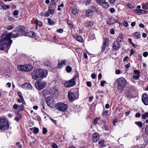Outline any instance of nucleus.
Segmentation results:
<instances>
[{
    "label": "nucleus",
    "mask_w": 148,
    "mask_h": 148,
    "mask_svg": "<svg viewBox=\"0 0 148 148\" xmlns=\"http://www.w3.org/2000/svg\"><path fill=\"white\" fill-rule=\"evenodd\" d=\"M96 1L99 5L102 6L105 1V0H95Z\"/></svg>",
    "instance_id": "obj_27"
},
{
    "label": "nucleus",
    "mask_w": 148,
    "mask_h": 148,
    "mask_svg": "<svg viewBox=\"0 0 148 148\" xmlns=\"http://www.w3.org/2000/svg\"><path fill=\"white\" fill-rule=\"evenodd\" d=\"M39 14L40 16H42L45 17V13L43 12H41L40 14Z\"/></svg>",
    "instance_id": "obj_61"
},
{
    "label": "nucleus",
    "mask_w": 148,
    "mask_h": 148,
    "mask_svg": "<svg viewBox=\"0 0 148 148\" xmlns=\"http://www.w3.org/2000/svg\"><path fill=\"white\" fill-rule=\"evenodd\" d=\"M124 37L122 34H120L118 36L117 40L118 42H121L122 40Z\"/></svg>",
    "instance_id": "obj_25"
},
{
    "label": "nucleus",
    "mask_w": 148,
    "mask_h": 148,
    "mask_svg": "<svg viewBox=\"0 0 148 148\" xmlns=\"http://www.w3.org/2000/svg\"><path fill=\"white\" fill-rule=\"evenodd\" d=\"M21 87L25 89L28 90H32V89L33 87L30 84L27 83H25L21 86Z\"/></svg>",
    "instance_id": "obj_14"
},
{
    "label": "nucleus",
    "mask_w": 148,
    "mask_h": 148,
    "mask_svg": "<svg viewBox=\"0 0 148 148\" xmlns=\"http://www.w3.org/2000/svg\"><path fill=\"white\" fill-rule=\"evenodd\" d=\"M35 36V33L33 31L27 32V34H26V36H28L32 38H34Z\"/></svg>",
    "instance_id": "obj_20"
},
{
    "label": "nucleus",
    "mask_w": 148,
    "mask_h": 148,
    "mask_svg": "<svg viewBox=\"0 0 148 148\" xmlns=\"http://www.w3.org/2000/svg\"><path fill=\"white\" fill-rule=\"evenodd\" d=\"M115 73L117 74H120L121 73L119 69L116 70Z\"/></svg>",
    "instance_id": "obj_64"
},
{
    "label": "nucleus",
    "mask_w": 148,
    "mask_h": 148,
    "mask_svg": "<svg viewBox=\"0 0 148 148\" xmlns=\"http://www.w3.org/2000/svg\"><path fill=\"white\" fill-rule=\"evenodd\" d=\"M102 6L105 8H107L109 6V4L108 2L105 1Z\"/></svg>",
    "instance_id": "obj_31"
},
{
    "label": "nucleus",
    "mask_w": 148,
    "mask_h": 148,
    "mask_svg": "<svg viewBox=\"0 0 148 148\" xmlns=\"http://www.w3.org/2000/svg\"><path fill=\"white\" fill-rule=\"evenodd\" d=\"M91 76L92 79H95L96 78V75L95 73H93L92 74Z\"/></svg>",
    "instance_id": "obj_58"
},
{
    "label": "nucleus",
    "mask_w": 148,
    "mask_h": 148,
    "mask_svg": "<svg viewBox=\"0 0 148 148\" xmlns=\"http://www.w3.org/2000/svg\"><path fill=\"white\" fill-rule=\"evenodd\" d=\"M7 28L8 30H11L13 28V26L12 25L8 26Z\"/></svg>",
    "instance_id": "obj_62"
},
{
    "label": "nucleus",
    "mask_w": 148,
    "mask_h": 148,
    "mask_svg": "<svg viewBox=\"0 0 148 148\" xmlns=\"http://www.w3.org/2000/svg\"><path fill=\"white\" fill-rule=\"evenodd\" d=\"M38 69L36 70L33 71L32 73V76L33 79H36L39 77Z\"/></svg>",
    "instance_id": "obj_13"
},
{
    "label": "nucleus",
    "mask_w": 148,
    "mask_h": 148,
    "mask_svg": "<svg viewBox=\"0 0 148 148\" xmlns=\"http://www.w3.org/2000/svg\"><path fill=\"white\" fill-rule=\"evenodd\" d=\"M21 118V115L19 114L18 115V117L17 116L15 117L14 120L16 121V122H18L19 121V120Z\"/></svg>",
    "instance_id": "obj_33"
},
{
    "label": "nucleus",
    "mask_w": 148,
    "mask_h": 148,
    "mask_svg": "<svg viewBox=\"0 0 148 148\" xmlns=\"http://www.w3.org/2000/svg\"><path fill=\"white\" fill-rule=\"evenodd\" d=\"M106 83V82L105 81H103L101 82L100 84L101 86H104V84Z\"/></svg>",
    "instance_id": "obj_55"
},
{
    "label": "nucleus",
    "mask_w": 148,
    "mask_h": 148,
    "mask_svg": "<svg viewBox=\"0 0 148 148\" xmlns=\"http://www.w3.org/2000/svg\"><path fill=\"white\" fill-rule=\"evenodd\" d=\"M18 95L20 97V98L21 99L23 98L22 93L20 92H18Z\"/></svg>",
    "instance_id": "obj_57"
},
{
    "label": "nucleus",
    "mask_w": 148,
    "mask_h": 148,
    "mask_svg": "<svg viewBox=\"0 0 148 148\" xmlns=\"http://www.w3.org/2000/svg\"><path fill=\"white\" fill-rule=\"evenodd\" d=\"M54 11L51 9H49L46 12V13L45 14V16L48 17L51 14H53L54 13Z\"/></svg>",
    "instance_id": "obj_21"
},
{
    "label": "nucleus",
    "mask_w": 148,
    "mask_h": 148,
    "mask_svg": "<svg viewBox=\"0 0 148 148\" xmlns=\"http://www.w3.org/2000/svg\"><path fill=\"white\" fill-rule=\"evenodd\" d=\"M134 37L135 38L137 39L139 38L140 37V34L138 32H135L134 34Z\"/></svg>",
    "instance_id": "obj_28"
},
{
    "label": "nucleus",
    "mask_w": 148,
    "mask_h": 148,
    "mask_svg": "<svg viewBox=\"0 0 148 148\" xmlns=\"http://www.w3.org/2000/svg\"><path fill=\"white\" fill-rule=\"evenodd\" d=\"M135 13L138 14H141L142 9H136L134 10Z\"/></svg>",
    "instance_id": "obj_32"
},
{
    "label": "nucleus",
    "mask_w": 148,
    "mask_h": 148,
    "mask_svg": "<svg viewBox=\"0 0 148 148\" xmlns=\"http://www.w3.org/2000/svg\"><path fill=\"white\" fill-rule=\"evenodd\" d=\"M106 46L104 45H102V50H101V51H102V52H103L106 49Z\"/></svg>",
    "instance_id": "obj_49"
},
{
    "label": "nucleus",
    "mask_w": 148,
    "mask_h": 148,
    "mask_svg": "<svg viewBox=\"0 0 148 148\" xmlns=\"http://www.w3.org/2000/svg\"><path fill=\"white\" fill-rule=\"evenodd\" d=\"M21 110L23 111L24 110V107L23 104H21L19 106V108Z\"/></svg>",
    "instance_id": "obj_46"
},
{
    "label": "nucleus",
    "mask_w": 148,
    "mask_h": 148,
    "mask_svg": "<svg viewBox=\"0 0 148 148\" xmlns=\"http://www.w3.org/2000/svg\"><path fill=\"white\" fill-rule=\"evenodd\" d=\"M18 10H16L14 12L13 14L14 16H16L18 14Z\"/></svg>",
    "instance_id": "obj_48"
},
{
    "label": "nucleus",
    "mask_w": 148,
    "mask_h": 148,
    "mask_svg": "<svg viewBox=\"0 0 148 148\" xmlns=\"http://www.w3.org/2000/svg\"><path fill=\"white\" fill-rule=\"evenodd\" d=\"M106 23L109 25H112L115 23H118V21L113 17H110L107 19Z\"/></svg>",
    "instance_id": "obj_12"
},
{
    "label": "nucleus",
    "mask_w": 148,
    "mask_h": 148,
    "mask_svg": "<svg viewBox=\"0 0 148 148\" xmlns=\"http://www.w3.org/2000/svg\"><path fill=\"white\" fill-rule=\"evenodd\" d=\"M71 34L73 38L75 39L77 41L82 43L83 42L84 40L81 36H78L76 34L71 33Z\"/></svg>",
    "instance_id": "obj_10"
},
{
    "label": "nucleus",
    "mask_w": 148,
    "mask_h": 148,
    "mask_svg": "<svg viewBox=\"0 0 148 148\" xmlns=\"http://www.w3.org/2000/svg\"><path fill=\"white\" fill-rule=\"evenodd\" d=\"M141 116L140 113H136L135 114L136 117L137 118H139Z\"/></svg>",
    "instance_id": "obj_63"
},
{
    "label": "nucleus",
    "mask_w": 148,
    "mask_h": 148,
    "mask_svg": "<svg viewBox=\"0 0 148 148\" xmlns=\"http://www.w3.org/2000/svg\"><path fill=\"white\" fill-rule=\"evenodd\" d=\"M57 31L58 33H61L63 32L64 30L63 29H57Z\"/></svg>",
    "instance_id": "obj_47"
},
{
    "label": "nucleus",
    "mask_w": 148,
    "mask_h": 148,
    "mask_svg": "<svg viewBox=\"0 0 148 148\" xmlns=\"http://www.w3.org/2000/svg\"><path fill=\"white\" fill-rule=\"evenodd\" d=\"M16 145L18 148H21L22 147V145L19 142L17 143Z\"/></svg>",
    "instance_id": "obj_42"
},
{
    "label": "nucleus",
    "mask_w": 148,
    "mask_h": 148,
    "mask_svg": "<svg viewBox=\"0 0 148 148\" xmlns=\"http://www.w3.org/2000/svg\"><path fill=\"white\" fill-rule=\"evenodd\" d=\"M72 12L73 14L76 15L78 12L77 9L76 8L72 9Z\"/></svg>",
    "instance_id": "obj_38"
},
{
    "label": "nucleus",
    "mask_w": 148,
    "mask_h": 148,
    "mask_svg": "<svg viewBox=\"0 0 148 148\" xmlns=\"http://www.w3.org/2000/svg\"><path fill=\"white\" fill-rule=\"evenodd\" d=\"M135 123L138 125L139 127H142L143 125L141 121L136 122Z\"/></svg>",
    "instance_id": "obj_35"
},
{
    "label": "nucleus",
    "mask_w": 148,
    "mask_h": 148,
    "mask_svg": "<svg viewBox=\"0 0 148 148\" xmlns=\"http://www.w3.org/2000/svg\"><path fill=\"white\" fill-rule=\"evenodd\" d=\"M76 79V77H74L69 82H66L64 83V85L66 87H71L75 85V80Z\"/></svg>",
    "instance_id": "obj_7"
},
{
    "label": "nucleus",
    "mask_w": 148,
    "mask_h": 148,
    "mask_svg": "<svg viewBox=\"0 0 148 148\" xmlns=\"http://www.w3.org/2000/svg\"><path fill=\"white\" fill-rule=\"evenodd\" d=\"M126 80L123 77H120L117 80V89L119 92H121L126 84Z\"/></svg>",
    "instance_id": "obj_2"
},
{
    "label": "nucleus",
    "mask_w": 148,
    "mask_h": 148,
    "mask_svg": "<svg viewBox=\"0 0 148 148\" xmlns=\"http://www.w3.org/2000/svg\"><path fill=\"white\" fill-rule=\"evenodd\" d=\"M68 96L69 100L70 101H73L75 99L74 94L71 91L68 92Z\"/></svg>",
    "instance_id": "obj_11"
},
{
    "label": "nucleus",
    "mask_w": 148,
    "mask_h": 148,
    "mask_svg": "<svg viewBox=\"0 0 148 148\" xmlns=\"http://www.w3.org/2000/svg\"><path fill=\"white\" fill-rule=\"evenodd\" d=\"M1 7L3 10H6L10 8L9 6L8 5H2Z\"/></svg>",
    "instance_id": "obj_37"
},
{
    "label": "nucleus",
    "mask_w": 148,
    "mask_h": 148,
    "mask_svg": "<svg viewBox=\"0 0 148 148\" xmlns=\"http://www.w3.org/2000/svg\"><path fill=\"white\" fill-rule=\"evenodd\" d=\"M127 6L130 8H133V6L131 4H127Z\"/></svg>",
    "instance_id": "obj_60"
},
{
    "label": "nucleus",
    "mask_w": 148,
    "mask_h": 148,
    "mask_svg": "<svg viewBox=\"0 0 148 148\" xmlns=\"http://www.w3.org/2000/svg\"><path fill=\"white\" fill-rule=\"evenodd\" d=\"M142 118L143 119H146L148 118V112H145L142 115Z\"/></svg>",
    "instance_id": "obj_29"
},
{
    "label": "nucleus",
    "mask_w": 148,
    "mask_h": 148,
    "mask_svg": "<svg viewBox=\"0 0 148 148\" xmlns=\"http://www.w3.org/2000/svg\"><path fill=\"white\" fill-rule=\"evenodd\" d=\"M14 32L19 33L20 35L21 34L26 36V34L27 32V29L24 27H21L16 28Z\"/></svg>",
    "instance_id": "obj_6"
},
{
    "label": "nucleus",
    "mask_w": 148,
    "mask_h": 148,
    "mask_svg": "<svg viewBox=\"0 0 148 148\" xmlns=\"http://www.w3.org/2000/svg\"><path fill=\"white\" fill-rule=\"evenodd\" d=\"M35 23L37 25H38L39 27H41L42 24V23L41 22L38 20H36L35 21Z\"/></svg>",
    "instance_id": "obj_34"
},
{
    "label": "nucleus",
    "mask_w": 148,
    "mask_h": 148,
    "mask_svg": "<svg viewBox=\"0 0 148 148\" xmlns=\"http://www.w3.org/2000/svg\"><path fill=\"white\" fill-rule=\"evenodd\" d=\"M134 73L136 75H139V71L138 70H134Z\"/></svg>",
    "instance_id": "obj_54"
},
{
    "label": "nucleus",
    "mask_w": 148,
    "mask_h": 148,
    "mask_svg": "<svg viewBox=\"0 0 148 148\" xmlns=\"http://www.w3.org/2000/svg\"><path fill=\"white\" fill-rule=\"evenodd\" d=\"M55 107L57 109L63 112L67 110L68 106L64 103L60 102L57 103Z\"/></svg>",
    "instance_id": "obj_4"
},
{
    "label": "nucleus",
    "mask_w": 148,
    "mask_h": 148,
    "mask_svg": "<svg viewBox=\"0 0 148 148\" xmlns=\"http://www.w3.org/2000/svg\"><path fill=\"white\" fill-rule=\"evenodd\" d=\"M142 100L143 103L145 105H148V98L147 95L144 94L142 97Z\"/></svg>",
    "instance_id": "obj_15"
},
{
    "label": "nucleus",
    "mask_w": 148,
    "mask_h": 148,
    "mask_svg": "<svg viewBox=\"0 0 148 148\" xmlns=\"http://www.w3.org/2000/svg\"><path fill=\"white\" fill-rule=\"evenodd\" d=\"M48 21L50 25H53L54 24V22L52 21L50 18H48Z\"/></svg>",
    "instance_id": "obj_40"
},
{
    "label": "nucleus",
    "mask_w": 148,
    "mask_h": 148,
    "mask_svg": "<svg viewBox=\"0 0 148 148\" xmlns=\"http://www.w3.org/2000/svg\"><path fill=\"white\" fill-rule=\"evenodd\" d=\"M93 25V22L92 21H88L86 22L85 23V26L86 27H89L92 26Z\"/></svg>",
    "instance_id": "obj_23"
},
{
    "label": "nucleus",
    "mask_w": 148,
    "mask_h": 148,
    "mask_svg": "<svg viewBox=\"0 0 148 148\" xmlns=\"http://www.w3.org/2000/svg\"><path fill=\"white\" fill-rule=\"evenodd\" d=\"M47 132V130L45 127H43L42 128V133L44 134H46Z\"/></svg>",
    "instance_id": "obj_43"
},
{
    "label": "nucleus",
    "mask_w": 148,
    "mask_h": 148,
    "mask_svg": "<svg viewBox=\"0 0 148 148\" xmlns=\"http://www.w3.org/2000/svg\"><path fill=\"white\" fill-rule=\"evenodd\" d=\"M98 143L101 147H104L105 146L104 143V141L103 140H100L99 141Z\"/></svg>",
    "instance_id": "obj_36"
},
{
    "label": "nucleus",
    "mask_w": 148,
    "mask_h": 148,
    "mask_svg": "<svg viewBox=\"0 0 148 148\" xmlns=\"http://www.w3.org/2000/svg\"><path fill=\"white\" fill-rule=\"evenodd\" d=\"M109 39L107 38L103 39V45H104L107 47L108 46L109 44Z\"/></svg>",
    "instance_id": "obj_24"
},
{
    "label": "nucleus",
    "mask_w": 148,
    "mask_h": 148,
    "mask_svg": "<svg viewBox=\"0 0 148 148\" xmlns=\"http://www.w3.org/2000/svg\"><path fill=\"white\" fill-rule=\"evenodd\" d=\"M66 63V61L65 60H64L62 61L60 63H59L58 65V68H61L62 66L63 65L65 66Z\"/></svg>",
    "instance_id": "obj_26"
},
{
    "label": "nucleus",
    "mask_w": 148,
    "mask_h": 148,
    "mask_svg": "<svg viewBox=\"0 0 148 148\" xmlns=\"http://www.w3.org/2000/svg\"><path fill=\"white\" fill-rule=\"evenodd\" d=\"M57 90L55 88H53L50 90V92L52 95H54L57 93Z\"/></svg>",
    "instance_id": "obj_30"
},
{
    "label": "nucleus",
    "mask_w": 148,
    "mask_h": 148,
    "mask_svg": "<svg viewBox=\"0 0 148 148\" xmlns=\"http://www.w3.org/2000/svg\"><path fill=\"white\" fill-rule=\"evenodd\" d=\"M68 24L70 27L71 29L73 28V25L71 23H70L69 22H68Z\"/></svg>",
    "instance_id": "obj_53"
},
{
    "label": "nucleus",
    "mask_w": 148,
    "mask_h": 148,
    "mask_svg": "<svg viewBox=\"0 0 148 148\" xmlns=\"http://www.w3.org/2000/svg\"><path fill=\"white\" fill-rule=\"evenodd\" d=\"M13 32L8 33L5 32L3 33L1 36L0 40V49L1 50H4L8 52V50L10 47L12 43V40L11 39V38H16L19 36L20 34L18 32L14 34Z\"/></svg>",
    "instance_id": "obj_1"
},
{
    "label": "nucleus",
    "mask_w": 148,
    "mask_h": 148,
    "mask_svg": "<svg viewBox=\"0 0 148 148\" xmlns=\"http://www.w3.org/2000/svg\"><path fill=\"white\" fill-rule=\"evenodd\" d=\"M86 84L87 86L90 87H91L92 86L91 83L90 82H87Z\"/></svg>",
    "instance_id": "obj_50"
},
{
    "label": "nucleus",
    "mask_w": 148,
    "mask_h": 148,
    "mask_svg": "<svg viewBox=\"0 0 148 148\" xmlns=\"http://www.w3.org/2000/svg\"><path fill=\"white\" fill-rule=\"evenodd\" d=\"M123 25L126 27H127L128 26V24L127 22L126 21H125L123 23Z\"/></svg>",
    "instance_id": "obj_52"
},
{
    "label": "nucleus",
    "mask_w": 148,
    "mask_h": 148,
    "mask_svg": "<svg viewBox=\"0 0 148 148\" xmlns=\"http://www.w3.org/2000/svg\"><path fill=\"white\" fill-rule=\"evenodd\" d=\"M145 132L146 134H148V125H146L145 128Z\"/></svg>",
    "instance_id": "obj_59"
},
{
    "label": "nucleus",
    "mask_w": 148,
    "mask_h": 148,
    "mask_svg": "<svg viewBox=\"0 0 148 148\" xmlns=\"http://www.w3.org/2000/svg\"><path fill=\"white\" fill-rule=\"evenodd\" d=\"M52 146L53 148H58V145L55 143L53 144Z\"/></svg>",
    "instance_id": "obj_56"
},
{
    "label": "nucleus",
    "mask_w": 148,
    "mask_h": 148,
    "mask_svg": "<svg viewBox=\"0 0 148 148\" xmlns=\"http://www.w3.org/2000/svg\"><path fill=\"white\" fill-rule=\"evenodd\" d=\"M133 77L135 79H137L139 77V75H133Z\"/></svg>",
    "instance_id": "obj_51"
},
{
    "label": "nucleus",
    "mask_w": 148,
    "mask_h": 148,
    "mask_svg": "<svg viewBox=\"0 0 148 148\" xmlns=\"http://www.w3.org/2000/svg\"><path fill=\"white\" fill-rule=\"evenodd\" d=\"M92 141L95 143L97 142L99 139V136L97 133L95 132L92 134Z\"/></svg>",
    "instance_id": "obj_16"
},
{
    "label": "nucleus",
    "mask_w": 148,
    "mask_h": 148,
    "mask_svg": "<svg viewBox=\"0 0 148 148\" xmlns=\"http://www.w3.org/2000/svg\"><path fill=\"white\" fill-rule=\"evenodd\" d=\"M32 68L31 64H26L25 65H20L18 66V69L20 71H31Z\"/></svg>",
    "instance_id": "obj_5"
},
{
    "label": "nucleus",
    "mask_w": 148,
    "mask_h": 148,
    "mask_svg": "<svg viewBox=\"0 0 148 148\" xmlns=\"http://www.w3.org/2000/svg\"><path fill=\"white\" fill-rule=\"evenodd\" d=\"M100 119V118L97 117L94 120V124L95 125L97 123V121Z\"/></svg>",
    "instance_id": "obj_44"
},
{
    "label": "nucleus",
    "mask_w": 148,
    "mask_h": 148,
    "mask_svg": "<svg viewBox=\"0 0 148 148\" xmlns=\"http://www.w3.org/2000/svg\"><path fill=\"white\" fill-rule=\"evenodd\" d=\"M39 77L43 78L45 77L47 75L48 72L47 70L43 69H39Z\"/></svg>",
    "instance_id": "obj_8"
},
{
    "label": "nucleus",
    "mask_w": 148,
    "mask_h": 148,
    "mask_svg": "<svg viewBox=\"0 0 148 148\" xmlns=\"http://www.w3.org/2000/svg\"><path fill=\"white\" fill-rule=\"evenodd\" d=\"M46 85V82H38L36 83L35 86L36 88L38 90H41L44 88Z\"/></svg>",
    "instance_id": "obj_9"
},
{
    "label": "nucleus",
    "mask_w": 148,
    "mask_h": 148,
    "mask_svg": "<svg viewBox=\"0 0 148 148\" xmlns=\"http://www.w3.org/2000/svg\"><path fill=\"white\" fill-rule=\"evenodd\" d=\"M39 131V129L37 127L35 128L33 131L34 133L37 134L38 133Z\"/></svg>",
    "instance_id": "obj_41"
},
{
    "label": "nucleus",
    "mask_w": 148,
    "mask_h": 148,
    "mask_svg": "<svg viewBox=\"0 0 148 148\" xmlns=\"http://www.w3.org/2000/svg\"><path fill=\"white\" fill-rule=\"evenodd\" d=\"M120 47V45L119 42L116 41L114 43L113 46V49L115 50H118Z\"/></svg>",
    "instance_id": "obj_19"
},
{
    "label": "nucleus",
    "mask_w": 148,
    "mask_h": 148,
    "mask_svg": "<svg viewBox=\"0 0 148 148\" xmlns=\"http://www.w3.org/2000/svg\"><path fill=\"white\" fill-rule=\"evenodd\" d=\"M9 127L8 121L5 119H0V129L7 130Z\"/></svg>",
    "instance_id": "obj_3"
},
{
    "label": "nucleus",
    "mask_w": 148,
    "mask_h": 148,
    "mask_svg": "<svg viewBox=\"0 0 148 148\" xmlns=\"http://www.w3.org/2000/svg\"><path fill=\"white\" fill-rule=\"evenodd\" d=\"M94 14V12L93 11L91 10H86V14L88 16H91Z\"/></svg>",
    "instance_id": "obj_22"
},
{
    "label": "nucleus",
    "mask_w": 148,
    "mask_h": 148,
    "mask_svg": "<svg viewBox=\"0 0 148 148\" xmlns=\"http://www.w3.org/2000/svg\"><path fill=\"white\" fill-rule=\"evenodd\" d=\"M71 68L69 66H68L66 68V71L68 72H70L71 71Z\"/></svg>",
    "instance_id": "obj_39"
},
{
    "label": "nucleus",
    "mask_w": 148,
    "mask_h": 148,
    "mask_svg": "<svg viewBox=\"0 0 148 148\" xmlns=\"http://www.w3.org/2000/svg\"><path fill=\"white\" fill-rule=\"evenodd\" d=\"M108 111L106 110L102 113V115L103 116H107L108 115Z\"/></svg>",
    "instance_id": "obj_45"
},
{
    "label": "nucleus",
    "mask_w": 148,
    "mask_h": 148,
    "mask_svg": "<svg viewBox=\"0 0 148 148\" xmlns=\"http://www.w3.org/2000/svg\"><path fill=\"white\" fill-rule=\"evenodd\" d=\"M13 111L16 114H18L19 112V109L17 104H15L13 106Z\"/></svg>",
    "instance_id": "obj_18"
},
{
    "label": "nucleus",
    "mask_w": 148,
    "mask_h": 148,
    "mask_svg": "<svg viewBox=\"0 0 148 148\" xmlns=\"http://www.w3.org/2000/svg\"><path fill=\"white\" fill-rule=\"evenodd\" d=\"M46 100L47 105L50 107H51L53 102L51 98L49 97H47L46 99Z\"/></svg>",
    "instance_id": "obj_17"
}]
</instances>
